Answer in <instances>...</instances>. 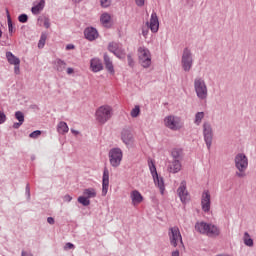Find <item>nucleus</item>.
<instances>
[{"mask_svg": "<svg viewBox=\"0 0 256 256\" xmlns=\"http://www.w3.org/2000/svg\"><path fill=\"white\" fill-rule=\"evenodd\" d=\"M195 230L202 235H207V237H219L221 235L219 227L204 221L196 222Z\"/></svg>", "mask_w": 256, "mask_h": 256, "instance_id": "nucleus-1", "label": "nucleus"}, {"mask_svg": "<svg viewBox=\"0 0 256 256\" xmlns=\"http://www.w3.org/2000/svg\"><path fill=\"white\" fill-rule=\"evenodd\" d=\"M234 163L238 170L236 172V177H239L240 179L247 177V174L245 173L249 167V158H247V155H245V153H238L234 158Z\"/></svg>", "mask_w": 256, "mask_h": 256, "instance_id": "nucleus-2", "label": "nucleus"}, {"mask_svg": "<svg viewBox=\"0 0 256 256\" xmlns=\"http://www.w3.org/2000/svg\"><path fill=\"white\" fill-rule=\"evenodd\" d=\"M168 237L170 245L172 247H179V249H185V244H183V236H181V231L179 227L174 226L169 228Z\"/></svg>", "mask_w": 256, "mask_h": 256, "instance_id": "nucleus-3", "label": "nucleus"}, {"mask_svg": "<svg viewBox=\"0 0 256 256\" xmlns=\"http://www.w3.org/2000/svg\"><path fill=\"white\" fill-rule=\"evenodd\" d=\"M194 90L198 99L201 101H205V99H207L209 91L207 89V83H205V79L202 77H196L194 79Z\"/></svg>", "mask_w": 256, "mask_h": 256, "instance_id": "nucleus-4", "label": "nucleus"}, {"mask_svg": "<svg viewBox=\"0 0 256 256\" xmlns=\"http://www.w3.org/2000/svg\"><path fill=\"white\" fill-rule=\"evenodd\" d=\"M148 167L150 169V173L153 177V181L157 188L160 189L161 194L163 195L165 191V182L163 181V177L159 176L157 173V167L155 166V161L153 159H148Z\"/></svg>", "mask_w": 256, "mask_h": 256, "instance_id": "nucleus-5", "label": "nucleus"}, {"mask_svg": "<svg viewBox=\"0 0 256 256\" xmlns=\"http://www.w3.org/2000/svg\"><path fill=\"white\" fill-rule=\"evenodd\" d=\"M111 117H113V109L111 106H100L96 111V119L98 123H101V125H105Z\"/></svg>", "mask_w": 256, "mask_h": 256, "instance_id": "nucleus-6", "label": "nucleus"}, {"mask_svg": "<svg viewBox=\"0 0 256 256\" xmlns=\"http://www.w3.org/2000/svg\"><path fill=\"white\" fill-rule=\"evenodd\" d=\"M149 29L152 33H157V31H159V17H157V12L155 11L151 14L150 22H146V28H142L143 37L149 35Z\"/></svg>", "mask_w": 256, "mask_h": 256, "instance_id": "nucleus-7", "label": "nucleus"}, {"mask_svg": "<svg viewBox=\"0 0 256 256\" xmlns=\"http://www.w3.org/2000/svg\"><path fill=\"white\" fill-rule=\"evenodd\" d=\"M164 125L171 131H179L183 127V121H181V117L169 115L164 118Z\"/></svg>", "mask_w": 256, "mask_h": 256, "instance_id": "nucleus-8", "label": "nucleus"}, {"mask_svg": "<svg viewBox=\"0 0 256 256\" xmlns=\"http://www.w3.org/2000/svg\"><path fill=\"white\" fill-rule=\"evenodd\" d=\"M181 65L183 71L189 73L193 67V53H191V49L184 48L182 53Z\"/></svg>", "mask_w": 256, "mask_h": 256, "instance_id": "nucleus-9", "label": "nucleus"}, {"mask_svg": "<svg viewBox=\"0 0 256 256\" xmlns=\"http://www.w3.org/2000/svg\"><path fill=\"white\" fill-rule=\"evenodd\" d=\"M108 157L110 165L117 168L121 165V161H123V150L121 148H112L108 153Z\"/></svg>", "mask_w": 256, "mask_h": 256, "instance_id": "nucleus-10", "label": "nucleus"}, {"mask_svg": "<svg viewBox=\"0 0 256 256\" xmlns=\"http://www.w3.org/2000/svg\"><path fill=\"white\" fill-rule=\"evenodd\" d=\"M108 51L113 53V55H115V57L118 59H125V48H123V44L119 42H110L108 44Z\"/></svg>", "mask_w": 256, "mask_h": 256, "instance_id": "nucleus-11", "label": "nucleus"}, {"mask_svg": "<svg viewBox=\"0 0 256 256\" xmlns=\"http://www.w3.org/2000/svg\"><path fill=\"white\" fill-rule=\"evenodd\" d=\"M203 136H204V141L206 143L207 149L209 151L211 149V145H213V127H211V123L204 122Z\"/></svg>", "mask_w": 256, "mask_h": 256, "instance_id": "nucleus-12", "label": "nucleus"}, {"mask_svg": "<svg viewBox=\"0 0 256 256\" xmlns=\"http://www.w3.org/2000/svg\"><path fill=\"white\" fill-rule=\"evenodd\" d=\"M201 207L204 213H209V211H211V193H209V190H205L202 193Z\"/></svg>", "mask_w": 256, "mask_h": 256, "instance_id": "nucleus-13", "label": "nucleus"}, {"mask_svg": "<svg viewBox=\"0 0 256 256\" xmlns=\"http://www.w3.org/2000/svg\"><path fill=\"white\" fill-rule=\"evenodd\" d=\"M178 197L181 203H187L189 201V191H187V182L183 180L177 189Z\"/></svg>", "mask_w": 256, "mask_h": 256, "instance_id": "nucleus-14", "label": "nucleus"}, {"mask_svg": "<svg viewBox=\"0 0 256 256\" xmlns=\"http://www.w3.org/2000/svg\"><path fill=\"white\" fill-rule=\"evenodd\" d=\"M84 36L87 41H95L99 37V32L94 27H87L84 30Z\"/></svg>", "mask_w": 256, "mask_h": 256, "instance_id": "nucleus-15", "label": "nucleus"}, {"mask_svg": "<svg viewBox=\"0 0 256 256\" xmlns=\"http://www.w3.org/2000/svg\"><path fill=\"white\" fill-rule=\"evenodd\" d=\"M108 191H109V170L105 168L102 176V196L105 197Z\"/></svg>", "mask_w": 256, "mask_h": 256, "instance_id": "nucleus-16", "label": "nucleus"}, {"mask_svg": "<svg viewBox=\"0 0 256 256\" xmlns=\"http://www.w3.org/2000/svg\"><path fill=\"white\" fill-rule=\"evenodd\" d=\"M121 139L127 146L131 145L135 139L133 138V133L129 129H123L121 132Z\"/></svg>", "mask_w": 256, "mask_h": 256, "instance_id": "nucleus-17", "label": "nucleus"}, {"mask_svg": "<svg viewBox=\"0 0 256 256\" xmlns=\"http://www.w3.org/2000/svg\"><path fill=\"white\" fill-rule=\"evenodd\" d=\"M90 69L93 73H99L103 71V62L99 58H92L90 61Z\"/></svg>", "mask_w": 256, "mask_h": 256, "instance_id": "nucleus-18", "label": "nucleus"}, {"mask_svg": "<svg viewBox=\"0 0 256 256\" xmlns=\"http://www.w3.org/2000/svg\"><path fill=\"white\" fill-rule=\"evenodd\" d=\"M103 59L105 68L107 69L108 73L115 75V67L113 66V61L111 60V57H109V54L104 53Z\"/></svg>", "mask_w": 256, "mask_h": 256, "instance_id": "nucleus-19", "label": "nucleus"}, {"mask_svg": "<svg viewBox=\"0 0 256 256\" xmlns=\"http://www.w3.org/2000/svg\"><path fill=\"white\" fill-rule=\"evenodd\" d=\"M52 65H53L55 71H57L58 73H63L64 69H66V67H67V63L60 58L54 60L52 62Z\"/></svg>", "mask_w": 256, "mask_h": 256, "instance_id": "nucleus-20", "label": "nucleus"}, {"mask_svg": "<svg viewBox=\"0 0 256 256\" xmlns=\"http://www.w3.org/2000/svg\"><path fill=\"white\" fill-rule=\"evenodd\" d=\"M130 198L132 199L133 205H139V203H143V195L138 190H133L130 193Z\"/></svg>", "mask_w": 256, "mask_h": 256, "instance_id": "nucleus-21", "label": "nucleus"}, {"mask_svg": "<svg viewBox=\"0 0 256 256\" xmlns=\"http://www.w3.org/2000/svg\"><path fill=\"white\" fill-rule=\"evenodd\" d=\"M169 173H179L181 171V160H172L168 166Z\"/></svg>", "mask_w": 256, "mask_h": 256, "instance_id": "nucleus-22", "label": "nucleus"}, {"mask_svg": "<svg viewBox=\"0 0 256 256\" xmlns=\"http://www.w3.org/2000/svg\"><path fill=\"white\" fill-rule=\"evenodd\" d=\"M6 59L10 65H21L19 57L15 56L12 52H6Z\"/></svg>", "mask_w": 256, "mask_h": 256, "instance_id": "nucleus-23", "label": "nucleus"}, {"mask_svg": "<svg viewBox=\"0 0 256 256\" xmlns=\"http://www.w3.org/2000/svg\"><path fill=\"white\" fill-rule=\"evenodd\" d=\"M45 9V0H40L36 5L31 8L33 15H39Z\"/></svg>", "mask_w": 256, "mask_h": 256, "instance_id": "nucleus-24", "label": "nucleus"}, {"mask_svg": "<svg viewBox=\"0 0 256 256\" xmlns=\"http://www.w3.org/2000/svg\"><path fill=\"white\" fill-rule=\"evenodd\" d=\"M57 131L60 133V135H65V133H69V126L67 125V122H59L57 125Z\"/></svg>", "mask_w": 256, "mask_h": 256, "instance_id": "nucleus-25", "label": "nucleus"}, {"mask_svg": "<svg viewBox=\"0 0 256 256\" xmlns=\"http://www.w3.org/2000/svg\"><path fill=\"white\" fill-rule=\"evenodd\" d=\"M83 196L88 199H95V197H97V191L95 188H86L83 191Z\"/></svg>", "mask_w": 256, "mask_h": 256, "instance_id": "nucleus-26", "label": "nucleus"}, {"mask_svg": "<svg viewBox=\"0 0 256 256\" xmlns=\"http://www.w3.org/2000/svg\"><path fill=\"white\" fill-rule=\"evenodd\" d=\"M174 161H181L183 159V150L179 148H174L171 152Z\"/></svg>", "mask_w": 256, "mask_h": 256, "instance_id": "nucleus-27", "label": "nucleus"}, {"mask_svg": "<svg viewBox=\"0 0 256 256\" xmlns=\"http://www.w3.org/2000/svg\"><path fill=\"white\" fill-rule=\"evenodd\" d=\"M138 53H139V59L151 57V52L149 51V49L145 47H140L138 49Z\"/></svg>", "mask_w": 256, "mask_h": 256, "instance_id": "nucleus-28", "label": "nucleus"}, {"mask_svg": "<svg viewBox=\"0 0 256 256\" xmlns=\"http://www.w3.org/2000/svg\"><path fill=\"white\" fill-rule=\"evenodd\" d=\"M243 241H244V245H246V247H253V245H254V242L251 238V235H249V232L244 233Z\"/></svg>", "mask_w": 256, "mask_h": 256, "instance_id": "nucleus-29", "label": "nucleus"}, {"mask_svg": "<svg viewBox=\"0 0 256 256\" xmlns=\"http://www.w3.org/2000/svg\"><path fill=\"white\" fill-rule=\"evenodd\" d=\"M7 13V22H8V31L10 35H13L15 31V27L13 26V20H11V15L9 14V10H6Z\"/></svg>", "mask_w": 256, "mask_h": 256, "instance_id": "nucleus-30", "label": "nucleus"}, {"mask_svg": "<svg viewBox=\"0 0 256 256\" xmlns=\"http://www.w3.org/2000/svg\"><path fill=\"white\" fill-rule=\"evenodd\" d=\"M139 63L144 67V69H149V67H151V56L146 58H139Z\"/></svg>", "mask_w": 256, "mask_h": 256, "instance_id": "nucleus-31", "label": "nucleus"}, {"mask_svg": "<svg viewBox=\"0 0 256 256\" xmlns=\"http://www.w3.org/2000/svg\"><path fill=\"white\" fill-rule=\"evenodd\" d=\"M204 118H205V112H197L195 114V119H194L195 125H201V122L203 121Z\"/></svg>", "mask_w": 256, "mask_h": 256, "instance_id": "nucleus-32", "label": "nucleus"}, {"mask_svg": "<svg viewBox=\"0 0 256 256\" xmlns=\"http://www.w3.org/2000/svg\"><path fill=\"white\" fill-rule=\"evenodd\" d=\"M78 203L83 205V207H89V205H91V200H89V198H86V196L83 195L78 197Z\"/></svg>", "mask_w": 256, "mask_h": 256, "instance_id": "nucleus-33", "label": "nucleus"}, {"mask_svg": "<svg viewBox=\"0 0 256 256\" xmlns=\"http://www.w3.org/2000/svg\"><path fill=\"white\" fill-rule=\"evenodd\" d=\"M102 25H107L111 21V16L107 13H104L100 17Z\"/></svg>", "mask_w": 256, "mask_h": 256, "instance_id": "nucleus-34", "label": "nucleus"}, {"mask_svg": "<svg viewBox=\"0 0 256 256\" xmlns=\"http://www.w3.org/2000/svg\"><path fill=\"white\" fill-rule=\"evenodd\" d=\"M139 113H141V108L139 105H136L130 112L131 117H139Z\"/></svg>", "mask_w": 256, "mask_h": 256, "instance_id": "nucleus-35", "label": "nucleus"}, {"mask_svg": "<svg viewBox=\"0 0 256 256\" xmlns=\"http://www.w3.org/2000/svg\"><path fill=\"white\" fill-rule=\"evenodd\" d=\"M15 119H17V121H20V123H25V114H23V112L21 111H16Z\"/></svg>", "mask_w": 256, "mask_h": 256, "instance_id": "nucleus-36", "label": "nucleus"}, {"mask_svg": "<svg viewBox=\"0 0 256 256\" xmlns=\"http://www.w3.org/2000/svg\"><path fill=\"white\" fill-rule=\"evenodd\" d=\"M45 41H47V36L45 34H42L38 42L39 49H43L45 47Z\"/></svg>", "mask_w": 256, "mask_h": 256, "instance_id": "nucleus-37", "label": "nucleus"}, {"mask_svg": "<svg viewBox=\"0 0 256 256\" xmlns=\"http://www.w3.org/2000/svg\"><path fill=\"white\" fill-rule=\"evenodd\" d=\"M19 23H27L29 21V16L27 14H20L18 16Z\"/></svg>", "mask_w": 256, "mask_h": 256, "instance_id": "nucleus-38", "label": "nucleus"}, {"mask_svg": "<svg viewBox=\"0 0 256 256\" xmlns=\"http://www.w3.org/2000/svg\"><path fill=\"white\" fill-rule=\"evenodd\" d=\"M41 135V130L33 131L29 134L30 139H37Z\"/></svg>", "mask_w": 256, "mask_h": 256, "instance_id": "nucleus-39", "label": "nucleus"}, {"mask_svg": "<svg viewBox=\"0 0 256 256\" xmlns=\"http://www.w3.org/2000/svg\"><path fill=\"white\" fill-rule=\"evenodd\" d=\"M127 61L129 67H135V60H133V56H131V54L127 55Z\"/></svg>", "mask_w": 256, "mask_h": 256, "instance_id": "nucleus-40", "label": "nucleus"}, {"mask_svg": "<svg viewBox=\"0 0 256 256\" xmlns=\"http://www.w3.org/2000/svg\"><path fill=\"white\" fill-rule=\"evenodd\" d=\"M25 195L29 201L31 199V187L29 186V184H26Z\"/></svg>", "mask_w": 256, "mask_h": 256, "instance_id": "nucleus-41", "label": "nucleus"}, {"mask_svg": "<svg viewBox=\"0 0 256 256\" xmlns=\"http://www.w3.org/2000/svg\"><path fill=\"white\" fill-rule=\"evenodd\" d=\"M101 7L107 8L111 5V0H100Z\"/></svg>", "mask_w": 256, "mask_h": 256, "instance_id": "nucleus-42", "label": "nucleus"}, {"mask_svg": "<svg viewBox=\"0 0 256 256\" xmlns=\"http://www.w3.org/2000/svg\"><path fill=\"white\" fill-rule=\"evenodd\" d=\"M5 121H7V116L5 115V113L0 111V125H3Z\"/></svg>", "mask_w": 256, "mask_h": 256, "instance_id": "nucleus-43", "label": "nucleus"}, {"mask_svg": "<svg viewBox=\"0 0 256 256\" xmlns=\"http://www.w3.org/2000/svg\"><path fill=\"white\" fill-rule=\"evenodd\" d=\"M19 65L20 64H14V73H15V75H19V73H21Z\"/></svg>", "mask_w": 256, "mask_h": 256, "instance_id": "nucleus-44", "label": "nucleus"}, {"mask_svg": "<svg viewBox=\"0 0 256 256\" xmlns=\"http://www.w3.org/2000/svg\"><path fill=\"white\" fill-rule=\"evenodd\" d=\"M64 249H75V245L71 242H67L64 246Z\"/></svg>", "mask_w": 256, "mask_h": 256, "instance_id": "nucleus-45", "label": "nucleus"}, {"mask_svg": "<svg viewBox=\"0 0 256 256\" xmlns=\"http://www.w3.org/2000/svg\"><path fill=\"white\" fill-rule=\"evenodd\" d=\"M44 27L46 29H49V27H51V22L49 21V18L44 19Z\"/></svg>", "mask_w": 256, "mask_h": 256, "instance_id": "nucleus-46", "label": "nucleus"}, {"mask_svg": "<svg viewBox=\"0 0 256 256\" xmlns=\"http://www.w3.org/2000/svg\"><path fill=\"white\" fill-rule=\"evenodd\" d=\"M64 201H66V203H71V201H73V197H71V195L67 194L64 196Z\"/></svg>", "mask_w": 256, "mask_h": 256, "instance_id": "nucleus-47", "label": "nucleus"}, {"mask_svg": "<svg viewBox=\"0 0 256 256\" xmlns=\"http://www.w3.org/2000/svg\"><path fill=\"white\" fill-rule=\"evenodd\" d=\"M135 3L138 7H143V5H145V0H135Z\"/></svg>", "mask_w": 256, "mask_h": 256, "instance_id": "nucleus-48", "label": "nucleus"}, {"mask_svg": "<svg viewBox=\"0 0 256 256\" xmlns=\"http://www.w3.org/2000/svg\"><path fill=\"white\" fill-rule=\"evenodd\" d=\"M21 125H23V122L18 121V122H15L12 127L13 129H19Z\"/></svg>", "mask_w": 256, "mask_h": 256, "instance_id": "nucleus-49", "label": "nucleus"}, {"mask_svg": "<svg viewBox=\"0 0 256 256\" xmlns=\"http://www.w3.org/2000/svg\"><path fill=\"white\" fill-rule=\"evenodd\" d=\"M47 223H49V225H55V218L54 217H48L47 218Z\"/></svg>", "mask_w": 256, "mask_h": 256, "instance_id": "nucleus-50", "label": "nucleus"}, {"mask_svg": "<svg viewBox=\"0 0 256 256\" xmlns=\"http://www.w3.org/2000/svg\"><path fill=\"white\" fill-rule=\"evenodd\" d=\"M71 49H75V45H73V44H67V45H66V51H71Z\"/></svg>", "mask_w": 256, "mask_h": 256, "instance_id": "nucleus-51", "label": "nucleus"}, {"mask_svg": "<svg viewBox=\"0 0 256 256\" xmlns=\"http://www.w3.org/2000/svg\"><path fill=\"white\" fill-rule=\"evenodd\" d=\"M21 256H33V254L26 251H22Z\"/></svg>", "mask_w": 256, "mask_h": 256, "instance_id": "nucleus-52", "label": "nucleus"}, {"mask_svg": "<svg viewBox=\"0 0 256 256\" xmlns=\"http://www.w3.org/2000/svg\"><path fill=\"white\" fill-rule=\"evenodd\" d=\"M74 69L73 68H67V74L68 75H72V73H74Z\"/></svg>", "mask_w": 256, "mask_h": 256, "instance_id": "nucleus-53", "label": "nucleus"}, {"mask_svg": "<svg viewBox=\"0 0 256 256\" xmlns=\"http://www.w3.org/2000/svg\"><path fill=\"white\" fill-rule=\"evenodd\" d=\"M71 133H73V135H79V131L75 129H71Z\"/></svg>", "mask_w": 256, "mask_h": 256, "instance_id": "nucleus-54", "label": "nucleus"}, {"mask_svg": "<svg viewBox=\"0 0 256 256\" xmlns=\"http://www.w3.org/2000/svg\"><path fill=\"white\" fill-rule=\"evenodd\" d=\"M172 256H179V250H175L172 252Z\"/></svg>", "mask_w": 256, "mask_h": 256, "instance_id": "nucleus-55", "label": "nucleus"}, {"mask_svg": "<svg viewBox=\"0 0 256 256\" xmlns=\"http://www.w3.org/2000/svg\"><path fill=\"white\" fill-rule=\"evenodd\" d=\"M72 1H74V3H81V1L83 0H72Z\"/></svg>", "mask_w": 256, "mask_h": 256, "instance_id": "nucleus-56", "label": "nucleus"}, {"mask_svg": "<svg viewBox=\"0 0 256 256\" xmlns=\"http://www.w3.org/2000/svg\"><path fill=\"white\" fill-rule=\"evenodd\" d=\"M3 37V31L0 29V39Z\"/></svg>", "mask_w": 256, "mask_h": 256, "instance_id": "nucleus-57", "label": "nucleus"}]
</instances>
